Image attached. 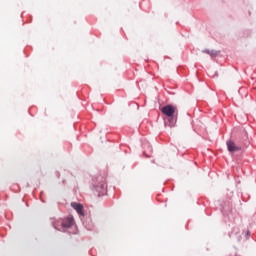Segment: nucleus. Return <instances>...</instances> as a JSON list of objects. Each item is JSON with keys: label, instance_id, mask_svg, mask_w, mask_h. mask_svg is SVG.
<instances>
[{"label": "nucleus", "instance_id": "obj_1", "mask_svg": "<svg viewBox=\"0 0 256 256\" xmlns=\"http://www.w3.org/2000/svg\"><path fill=\"white\" fill-rule=\"evenodd\" d=\"M161 113L164 114L167 119H165V125L168 127H173L177 123V107L173 104L164 105L161 108Z\"/></svg>", "mask_w": 256, "mask_h": 256}, {"label": "nucleus", "instance_id": "obj_2", "mask_svg": "<svg viewBox=\"0 0 256 256\" xmlns=\"http://www.w3.org/2000/svg\"><path fill=\"white\" fill-rule=\"evenodd\" d=\"M92 189L97 197L107 195V181L103 176H98L92 180Z\"/></svg>", "mask_w": 256, "mask_h": 256}, {"label": "nucleus", "instance_id": "obj_3", "mask_svg": "<svg viewBox=\"0 0 256 256\" xmlns=\"http://www.w3.org/2000/svg\"><path fill=\"white\" fill-rule=\"evenodd\" d=\"M73 225H75V218H73V216L66 218L65 221H56V222H52V226L54 229H56V231H61L62 229H71V227H73ZM61 227V228H59Z\"/></svg>", "mask_w": 256, "mask_h": 256}, {"label": "nucleus", "instance_id": "obj_4", "mask_svg": "<svg viewBox=\"0 0 256 256\" xmlns=\"http://www.w3.org/2000/svg\"><path fill=\"white\" fill-rule=\"evenodd\" d=\"M71 207L76 211L79 217L85 218V210L83 209V204L77 202H71Z\"/></svg>", "mask_w": 256, "mask_h": 256}, {"label": "nucleus", "instance_id": "obj_5", "mask_svg": "<svg viewBox=\"0 0 256 256\" xmlns=\"http://www.w3.org/2000/svg\"><path fill=\"white\" fill-rule=\"evenodd\" d=\"M82 224L85 227V229H87L88 231H93V220L91 219V217H86L84 216V218H81Z\"/></svg>", "mask_w": 256, "mask_h": 256}, {"label": "nucleus", "instance_id": "obj_6", "mask_svg": "<svg viewBox=\"0 0 256 256\" xmlns=\"http://www.w3.org/2000/svg\"><path fill=\"white\" fill-rule=\"evenodd\" d=\"M226 145L229 153H237V151H241V147L235 145L233 140H227Z\"/></svg>", "mask_w": 256, "mask_h": 256}, {"label": "nucleus", "instance_id": "obj_7", "mask_svg": "<svg viewBox=\"0 0 256 256\" xmlns=\"http://www.w3.org/2000/svg\"><path fill=\"white\" fill-rule=\"evenodd\" d=\"M219 53H221V51H217V50H210V57L215 58L217 57V55H219Z\"/></svg>", "mask_w": 256, "mask_h": 256}, {"label": "nucleus", "instance_id": "obj_8", "mask_svg": "<svg viewBox=\"0 0 256 256\" xmlns=\"http://www.w3.org/2000/svg\"><path fill=\"white\" fill-rule=\"evenodd\" d=\"M221 211L223 213V215H227V213H229V211H231V208H226L225 206L221 207Z\"/></svg>", "mask_w": 256, "mask_h": 256}, {"label": "nucleus", "instance_id": "obj_9", "mask_svg": "<svg viewBox=\"0 0 256 256\" xmlns=\"http://www.w3.org/2000/svg\"><path fill=\"white\" fill-rule=\"evenodd\" d=\"M235 235H236L237 242L241 243V240L243 239V237H241V234H239V232H236Z\"/></svg>", "mask_w": 256, "mask_h": 256}, {"label": "nucleus", "instance_id": "obj_10", "mask_svg": "<svg viewBox=\"0 0 256 256\" xmlns=\"http://www.w3.org/2000/svg\"><path fill=\"white\" fill-rule=\"evenodd\" d=\"M244 237H245L246 239H249V237H251V231H250V230H247V231L245 232V234H244Z\"/></svg>", "mask_w": 256, "mask_h": 256}, {"label": "nucleus", "instance_id": "obj_11", "mask_svg": "<svg viewBox=\"0 0 256 256\" xmlns=\"http://www.w3.org/2000/svg\"><path fill=\"white\" fill-rule=\"evenodd\" d=\"M202 53H207V55H210V54H211V50H209V49H204V50H202Z\"/></svg>", "mask_w": 256, "mask_h": 256}, {"label": "nucleus", "instance_id": "obj_12", "mask_svg": "<svg viewBox=\"0 0 256 256\" xmlns=\"http://www.w3.org/2000/svg\"><path fill=\"white\" fill-rule=\"evenodd\" d=\"M56 176L59 179V177H61V173H59V171L56 172Z\"/></svg>", "mask_w": 256, "mask_h": 256}, {"label": "nucleus", "instance_id": "obj_13", "mask_svg": "<svg viewBox=\"0 0 256 256\" xmlns=\"http://www.w3.org/2000/svg\"><path fill=\"white\" fill-rule=\"evenodd\" d=\"M213 77H219V72L216 71Z\"/></svg>", "mask_w": 256, "mask_h": 256}, {"label": "nucleus", "instance_id": "obj_14", "mask_svg": "<svg viewBox=\"0 0 256 256\" xmlns=\"http://www.w3.org/2000/svg\"><path fill=\"white\" fill-rule=\"evenodd\" d=\"M63 183L65 184V180H63Z\"/></svg>", "mask_w": 256, "mask_h": 256}]
</instances>
